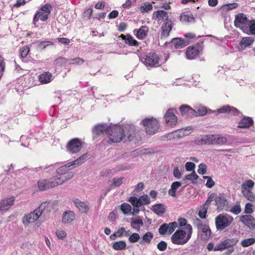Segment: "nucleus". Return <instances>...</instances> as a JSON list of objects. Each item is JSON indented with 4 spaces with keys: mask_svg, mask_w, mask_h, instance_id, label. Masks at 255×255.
I'll use <instances>...</instances> for the list:
<instances>
[{
    "mask_svg": "<svg viewBox=\"0 0 255 255\" xmlns=\"http://www.w3.org/2000/svg\"><path fill=\"white\" fill-rule=\"evenodd\" d=\"M135 128L133 125H126L124 127L116 126L110 128L109 130V143H119L131 141L135 139Z\"/></svg>",
    "mask_w": 255,
    "mask_h": 255,
    "instance_id": "1",
    "label": "nucleus"
},
{
    "mask_svg": "<svg viewBox=\"0 0 255 255\" xmlns=\"http://www.w3.org/2000/svg\"><path fill=\"white\" fill-rule=\"evenodd\" d=\"M153 15L159 22L165 21L161 26V38L167 37L172 27V22L168 19V13L162 10H159L153 12Z\"/></svg>",
    "mask_w": 255,
    "mask_h": 255,
    "instance_id": "2",
    "label": "nucleus"
},
{
    "mask_svg": "<svg viewBox=\"0 0 255 255\" xmlns=\"http://www.w3.org/2000/svg\"><path fill=\"white\" fill-rule=\"evenodd\" d=\"M184 229L187 231V236L186 237V232L185 231L182 230H177L171 238V240L173 244L183 245L187 243L191 237L192 228L190 224H188Z\"/></svg>",
    "mask_w": 255,
    "mask_h": 255,
    "instance_id": "3",
    "label": "nucleus"
},
{
    "mask_svg": "<svg viewBox=\"0 0 255 255\" xmlns=\"http://www.w3.org/2000/svg\"><path fill=\"white\" fill-rule=\"evenodd\" d=\"M48 204L49 203L47 202H43L33 212L25 215L22 219L23 224L25 226H27L30 223L36 221L42 215V212L48 206Z\"/></svg>",
    "mask_w": 255,
    "mask_h": 255,
    "instance_id": "4",
    "label": "nucleus"
},
{
    "mask_svg": "<svg viewBox=\"0 0 255 255\" xmlns=\"http://www.w3.org/2000/svg\"><path fill=\"white\" fill-rule=\"evenodd\" d=\"M147 134L152 135L157 132L160 127L159 121L155 118H145L141 122Z\"/></svg>",
    "mask_w": 255,
    "mask_h": 255,
    "instance_id": "5",
    "label": "nucleus"
},
{
    "mask_svg": "<svg viewBox=\"0 0 255 255\" xmlns=\"http://www.w3.org/2000/svg\"><path fill=\"white\" fill-rule=\"evenodd\" d=\"M216 226L218 231L223 230L229 227L233 221V218L229 215L220 214L216 218Z\"/></svg>",
    "mask_w": 255,
    "mask_h": 255,
    "instance_id": "6",
    "label": "nucleus"
},
{
    "mask_svg": "<svg viewBox=\"0 0 255 255\" xmlns=\"http://www.w3.org/2000/svg\"><path fill=\"white\" fill-rule=\"evenodd\" d=\"M82 147V142L78 138H74L69 141L66 146V148L70 154H74L79 152Z\"/></svg>",
    "mask_w": 255,
    "mask_h": 255,
    "instance_id": "7",
    "label": "nucleus"
},
{
    "mask_svg": "<svg viewBox=\"0 0 255 255\" xmlns=\"http://www.w3.org/2000/svg\"><path fill=\"white\" fill-rule=\"evenodd\" d=\"M248 18L246 14L244 13H239L235 15L234 21L235 26L241 29L244 32H248Z\"/></svg>",
    "mask_w": 255,
    "mask_h": 255,
    "instance_id": "8",
    "label": "nucleus"
},
{
    "mask_svg": "<svg viewBox=\"0 0 255 255\" xmlns=\"http://www.w3.org/2000/svg\"><path fill=\"white\" fill-rule=\"evenodd\" d=\"M194 224L197 227L199 230L201 231V239L202 240H208L211 235V230L209 227L206 225L202 224L199 219H196Z\"/></svg>",
    "mask_w": 255,
    "mask_h": 255,
    "instance_id": "9",
    "label": "nucleus"
},
{
    "mask_svg": "<svg viewBox=\"0 0 255 255\" xmlns=\"http://www.w3.org/2000/svg\"><path fill=\"white\" fill-rule=\"evenodd\" d=\"M176 111L175 109L172 108L168 109L165 113L164 119L167 126L173 127L177 124V118L175 115Z\"/></svg>",
    "mask_w": 255,
    "mask_h": 255,
    "instance_id": "10",
    "label": "nucleus"
},
{
    "mask_svg": "<svg viewBox=\"0 0 255 255\" xmlns=\"http://www.w3.org/2000/svg\"><path fill=\"white\" fill-rule=\"evenodd\" d=\"M203 49V43H198L195 46L188 47L186 50V56L188 59H193L198 55Z\"/></svg>",
    "mask_w": 255,
    "mask_h": 255,
    "instance_id": "11",
    "label": "nucleus"
},
{
    "mask_svg": "<svg viewBox=\"0 0 255 255\" xmlns=\"http://www.w3.org/2000/svg\"><path fill=\"white\" fill-rule=\"evenodd\" d=\"M239 240L237 238L232 239H226L218 245L216 246L214 248L215 251H222L226 249L234 248V246L238 242Z\"/></svg>",
    "mask_w": 255,
    "mask_h": 255,
    "instance_id": "12",
    "label": "nucleus"
},
{
    "mask_svg": "<svg viewBox=\"0 0 255 255\" xmlns=\"http://www.w3.org/2000/svg\"><path fill=\"white\" fill-rule=\"evenodd\" d=\"M55 180L56 179H53V178L49 180L39 179L37 183L38 190L42 191L56 187V184L55 183Z\"/></svg>",
    "mask_w": 255,
    "mask_h": 255,
    "instance_id": "13",
    "label": "nucleus"
},
{
    "mask_svg": "<svg viewBox=\"0 0 255 255\" xmlns=\"http://www.w3.org/2000/svg\"><path fill=\"white\" fill-rule=\"evenodd\" d=\"M83 163V162L82 160H73L58 168L56 172L59 175L64 174L68 170H71L77 166H79Z\"/></svg>",
    "mask_w": 255,
    "mask_h": 255,
    "instance_id": "14",
    "label": "nucleus"
},
{
    "mask_svg": "<svg viewBox=\"0 0 255 255\" xmlns=\"http://www.w3.org/2000/svg\"><path fill=\"white\" fill-rule=\"evenodd\" d=\"M254 185V182L251 180H248L242 185V192L244 196L249 200H252L253 197L251 192Z\"/></svg>",
    "mask_w": 255,
    "mask_h": 255,
    "instance_id": "15",
    "label": "nucleus"
},
{
    "mask_svg": "<svg viewBox=\"0 0 255 255\" xmlns=\"http://www.w3.org/2000/svg\"><path fill=\"white\" fill-rule=\"evenodd\" d=\"M216 113V115L221 113H228L230 114H233L234 115H238L239 114V111L235 108L231 107L229 105L224 106L217 110H209V114Z\"/></svg>",
    "mask_w": 255,
    "mask_h": 255,
    "instance_id": "16",
    "label": "nucleus"
},
{
    "mask_svg": "<svg viewBox=\"0 0 255 255\" xmlns=\"http://www.w3.org/2000/svg\"><path fill=\"white\" fill-rule=\"evenodd\" d=\"M232 153L229 150H213L210 152V158H230Z\"/></svg>",
    "mask_w": 255,
    "mask_h": 255,
    "instance_id": "17",
    "label": "nucleus"
},
{
    "mask_svg": "<svg viewBox=\"0 0 255 255\" xmlns=\"http://www.w3.org/2000/svg\"><path fill=\"white\" fill-rule=\"evenodd\" d=\"M110 128L109 126L106 124H99L96 125L92 130L94 137L96 138L106 131H108L109 133Z\"/></svg>",
    "mask_w": 255,
    "mask_h": 255,
    "instance_id": "18",
    "label": "nucleus"
},
{
    "mask_svg": "<svg viewBox=\"0 0 255 255\" xmlns=\"http://www.w3.org/2000/svg\"><path fill=\"white\" fill-rule=\"evenodd\" d=\"M15 198L13 196L2 199L0 202V212L7 211L13 204Z\"/></svg>",
    "mask_w": 255,
    "mask_h": 255,
    "instance_id": "19",
    "label": "nucleus"
},
{
    "mask_svg": "<svg viewBox=\"0 0 255 255\" xmlns=\"http://www.w3.org/2000/svg\"><path fill=\"white\" fill-rule=\"evenodd\" d=\"M159 57L155 53H149L145 58L144 64L146 66H156L158 64Z\"/></svg>",
    "mask_w": 255,
    "mask_h": 255,
    "instance_id": "20",
    "label": "nucleus"
},
{
    "mask_svg": "<svg viewBox=\"0 0 255 255\" xmlns=\"http://www.w3.org/2000/svg\"><path fill=\"white\" fill-rule=\"evenodd\" d=\"M240 221L251 229L255 228V219L250 215L240 216Z\"/></svg>",
    "mask_w": 255,
    "mask_h": 255,
    "instance_id": "21",
    "label": "nucleus"
},
{
    "mask_svg": "<svg viewBox=\"0 0 255 255\" xmlns=\"http://www.w3.org/2000/svg\"><path fill=\"white\" fill-rule=\"evenodd\" d=\"M216 137L217 134L205 135L201 137L200 141L196 140L195 141L201 144H216Z\"/></svg>",
    "mask_w": 255,
    "mask_h": 255,
    "instance_id": "22",
    "label": "nucleus"
},
{
    "mask_svg": "<svg viewBox=\"0 0 255 255\" xmlns=\"http://www.w3.org/2000/svg\"><path fill=\"white\" fill-rule=\"evenodd\" d=\"M189 43L188 40L182 39L179 38H173L170 44L174 46L175 49L182 48Z\"/></svg>",
    "mask_w": 255,
    "mask_h": 255,
    "instance_id": "23",
    "label": "nucleus"
},
{
    "mask_svg": "<svg viewBox=\"0 0 255 255\" xmlns=\"http://www.w3.org/2000/svg\"><path fill=\"white\" fill-rule=\"evenodd\" d=\"M148 31V28L146 26H142L139 29H135L133 30V33L135 36L139 39H144Z\"/></svg>",
    "mask_w": 255,
    "mask_h": 255,
    "instance_id": "24",
    "label": "nucleus"
},
{
    "mask_svg": "<svg viewBox=\"0 0 255 255\" xmlns=\"http://www.w3.org/2000/svg\"><path fill=\"white\" fill-rule=\"evenodd\" d=\"M254 38L252 37H243L239 43V49L243 50L250 47L254 42Z\"/></svg>",
    "mask_w": 255,
    "mask_h": 255,
    "instance_id": "25",
    "label": "nucleus"
},
{
    "mask_svg": "<svg viewBox=\"0 0 255 255\" xmlns=\"http://www.w3.org/2000/svg\"><path fill=\"white\" fill-rule=\"evenodd\" d=\"M38 79L41 84H45L51 82L53 79V77L51 73L44 72L39 76Z\"/></svg>",
    "mask_w": 255,
    "mask_h": 255,
    "instance_id": "26",
    "label": "nucleus"
},
{
    "mask_svg": "<svg viewBox=\"0 0 255 255\" xmlns=\"http://www.w3.org/2000/svg\"><path fill=\"white\" fill-rule=\"evenodd\" d=\"M193 110L195 113L194 114V116H203L207 113H209V110H207L206 107L200 104L196 105Z\"/></svg>",
    "mask_w": 255,
    "mask_h": 255,
    "instance_id": "27",
    "label": "nucleus"
},
{
    "mask_svg": "<svg viewBox=\"0 0 255 255\" xmlns=\"http://www.w3.org/2000/svg\"><path fill=\"white\" fill-rule=\"evenodd\" d=\"M179 109L182 115L186 117L194 116L195 113L193 108L186 105H182Z\"/></svg>",
    "mask_w": 255,
    "mask_h": 255,
    "instance_id": "28",
    "label": "nucleus"
},
{
    "mask_svg": "<svg viewBox=\"0 0 255 255\" xmlns=\"http://www.w3.org/2000/svg\"><path fill=\"white\" fill-rule=\"evenodd\" d=\"M73 202L75 204L79 211L82 213H86L89 210L88 206L84 202L80 201L78 199H75Z\"/></svg>",
    "mask_w": 255,
    "mask_h": 255,
    "instance_id": "29",
    "label": "nucleus"
},
{
    "mask_svg": "<svg viewBox=\"0 0 255 255\" xmlns=\"http://www.w3.org/2000/svg\"><path fill=\"white\" fill-rule=\"evenodd\" d=\"M48 16L49 15H48L47 14H45L44 12H42V11L41 10L37 11L34 16L33 23L35 26H37L36 25V22H37L39 20H40L42 21H45L48 18Z\"/></svg>",
    "mask_w": 255,
    "mask_h": 255,
    "instance_id": "30",
    "label": "nucleus"
},
{
    "mask_svg": "<svg viewBox=\"0 0 255 255\" xmlns=\"http://www.w3.org/2000/svg\"><path fill=\"white\" fill-rule=\"evenodd\" d=\"M253 124V120L249 117H245L239 123L238 127L239 128H248Z\"/></svg>",
    "mask_w": 255,
    "mask_h": 255,
    "instance_id": "31",
    "label": "nucleus"
},
{
    "mask_svg": "<svg viewBox=\"0 0 255 255\" xmlns=\"http://www.w3.org/2000/svg\"><path fill=\"white\" fill-rule=\"evenodd\" d=\"M215 202L218 209L221 210H222L228 204L227 201L223 196L216 197L215 198Z\"/></svg>",
    "mask_w": 255,
    "mask_h": 255,
    "instance_id": "32",
    "label": "nucleus"
},
{
    "mask_svg": "<svg viewBox=\"0 0 255 255\" xmlns=\"http://www.w3.org/2000/svg\"><path fill=\"white\" fill-rule=\"evenodd\" d=\"M75 218V215L73 212L71 211L65 212L63 218L62 222L64 224H68L71 222Z\"/></svg>",
    "mask_w": 255,
    "mask_h": 255,
    "instance_id": "33",
    "label": "nucleus"
},
{
    "mask_svg": "<svg viewBox=\"0 0 255 255\" xmlns=\"http://www.w3.org/2000/svg\"><path fill=\"white\" fill-rule=\"evenodd\" d=\"M153 3L156 4V7L163 8L165 10H168L171 8L170 6V2H166V0H156Z\"/></svg>",
    "mask_w": 255,
    "mask_h": 255,
    "instance_id": "34",
    "label": "nucleus"
},
{
    "mask_svg": "<svg viewBox=\"0 0 255 255\" xmlns=\"http://www.w3.org/2000/svg\"><path fill=\"white\" fill-rule=\"evenodd\" d=\"M131 226L136 230L139 231L140 226H143V223L142 220L139 218H132L131 219Z\"/></svg>",
    "mask_w": 255,
    "mask_h": 255,
    "instance_id": "35",
    "label": "nucleus"
},
{
    "mask_svg": "<svg viewBox=\"0 0 255 255\" xmlns=\"http://www.w3.org/2000/svg\"><path fill=\"white\" fill-rule=\"evenodd\" d=\"M153 238V234L151 232H148L142 237V240L139 242V244L143 245L144 243L149 244Z\"/></svg>",
    "mask_w": 255,
    "mask_h": 255,
    "instance_id": "36",
    "label": "nucleus"
},
{
    "mask_svg": "<svg viewBox=\"0 0 255 255\" xmlns=\"http://www.w3.org/2000/svg\"><path fill=\"white\" fill-rule=\"evenodd\" d=\"M180 20L181 22L186 23L193 21L194 18L191 14H182L180 16Z\"/></svg>",
    "mask_w": 255,
    "mask_h": 255,
    "instance_id": "37",
    "label": "nucleus"
},
{
    "mask_svg": "<svg viewBox=\"0 0 255 255\" xmlns=\"http://www.w3.org/2000/svg\"><path fill=\"white\" fill-rule=\"evenodd\" d=\"M125 43L131 46L138 45V42L130 34H127V39Z\"/></svg>",
    "mask_w": 255,
    "mask_h": 255,
    "instance_id": "38",
    "label": "nucleus"
},
{
    "mask_svg": "<svg viewBox=\"0 0 255 255\" xmlns=\"http://www.w3.org/2000/svg\"><path fill=\"white\" fill-rule=\"evenodd\" d=\"M152 9V5L149 2H145L139 7V10L142 12H147Z\"/></svg>",
    "mask_w": 255,
    "mask_h": 255,
    "instance_id": "39",
    "label": "nucleus"
},
{
    "mask_svg": "<svg viewBox=\"0 0 255 255\" xmlns=\"http://www.w3.org/2000/svg\"><path fill=\"white\" fill-rule=\"evenodd\" d=\"M126 243L125 241H121L114 243L113 248L115 250H122L126 248Z\"/></svg>",
    "mask_w": 255,
    "mask_h": 255,
    "instance_id": "40",
    "label": "nucleus"
},
{
    "mask_svg": "<svg viewBox=\"0 0 255 255\" xmlns=\"http://www.w3.org/2000/svg\"><path fill=\"white\" fill-rule=\"evenodd\" d=\"M153 211L156 214L159 215L164 213L165 209L163 205L157 204L152 207Z\"/></svg>",
    "mask_w": 255,
    "mask_h": 255,
    "instance_id": "41",
    "label": "nucleus"
},
{
    "mask_svg": "<svg viewBox=\"0 0 255 255\" xmlns=\"http://www.w3.org/2000/svg\"><path fill=\"white\" fill-rule=\"evenodd\" d=\"M248 32L255 35V19L249 21L248 23Z\"/></svg>",
    "mask_w": 255,
    "mask_h": 255,
    "instance_id": "42",
    "label": "nucleus"
},
{
    "mask_svg": "<svg viewBox=\"0 0 255 255\" xmlns=\"http://www.w3.org/2000/svg\"><path fill=\"white\" fill-rule=\"evenodd\" d=\"M150 151H148L146 149H143L142 150H136L133 151L132 153L131 154L132 155H133L132 157H135V155H139L140 158H146V157H144V155L145 154H147V153H150Z\"/></svg>",
    "mask_w": 255,
    "mask_h": 255,
    "instance_id": "43",
    "label": "nucleus"
},
{
    "mask_svg": "<svg viewBox=\"0 0 255 255\" xmlns=\"http://www.w3.org/2000/svg\"><path fill=\"white\" fill-rule=\"evenodd\" d=\"M230 136L228 135V137H226L225 136L220 135V134H217V137H216V144H223L226 143L227 142V138L228 137H230Z\"/></svg>",
    "mask_w": 255,
    "mask_h": 255,
    "instance_id": "44",
    "label": "nucleus"
},
{
    "mask_svg": "<svg viewBox=\"0 0 255 255\" xmlns=\"http://www.w3.org/2000/svg\"><path fill=\"white\" fill-rule=\"evenodd\" d=\"M59 177L56 176L53 178V179H56V180H55V183L56 184V186L60 184H62L65 181H67L64 174L59 175Z\"/></svg>",
    "mask_w": 255,
    "mask_h": 255,
    "instance_id": "45",
    "label": "nucleus"
},
{
    "mask_svg": "<svg viewBox=\"0 0 255 255\" xmlns=\"http://www.w3.org/2000/svg\"><path fill=\"white\" fill-rule=\"evenodd\" d=\"M84 62V60L80 57H77L74 59H70L69 61V64H73L76 65H81Z\"/></svg>",
    "mask_w": 255,
    "mask_h": 255,
    "instance_id": "46",
    "label": "nucleus"
},
{
    "mask_svg": "<svg viewBox=\"0 0 255 255\" xmlns=\"http://www.w3.org/2000/svg\"><path fill=\"white\" fill-rule=\"evenodd\" d=\"M128 201L134 207H139L141 206L139 199L134 196L130 197L128 199Z\"/></svg>",
    "mask_w": 255,
    "mask_h": 255,
    "instance_id": "47",
    "label": "nucleus"
},
{
    "mask_svg": "<svg viewBox=\"0 0 255 255\" xmlns=\"http://www.w3.org/2000/svg\"><path fill=\"white\" fill-rule=\"evenodd\" d=\"M238 6V4L237 3H232L225 4L222 6V9L224 11H228L232 9L236 8Z\"/></svg>",
    "mask_w": 255,
    "mask_h": 255,
    "instance_id": "48",
    "label": "nucleus"
},
{
    "mask_svg": "<svg viewBox=\"0 0 255 255\" xmlns=\"http://www.w3.org/2000/svg\"><path fill=\"white\" fill-rule=\"evenodd\" d=\"M255 243V239L254 238H249L244 240L241 242V245L243 247H247Z\"/></svg>",
    "mask_w": 255,
    "mask_h": 255,
    "instance_id": "49",
    "label": "nucleus"
},
{
    "mask_svg": "<svg viewBox=\"0 0 255 255\" xmlns=\"http://www.w3.org/2000/svg\"><path fill=\"white\" fill-rule=\"evenodd\" d=\"M52 9V7L51 5L49 3H46L44 5L41 7L40 10L42 11V12H44L45 14H47L48 15H49L51 13Z\"/></svg>",
    "mask_w": 255,
    "mask_h": 255,
    "instance_id": "50",
    "label": "nucleus"
},
{
    "mask_svg": "<svg viewBox=\"0 0 255 255\" xmlns=\"http://www.w3.org/2000/svg\"><path fill=\"white\" fill-rule=\"evenodd\" d=\"M139 199L141 205H147L150 203V198L146 194L141 196Z\"/></svg>",
    "mask_w": 255,
    "mask_h": 255,
    "instance_id": "51",
    "label": "nucleus"
},
{
    "mask_svg": "<svg viewBox=\"0 0 255 255\" xmlns=\"http://www.w3.org/2000/svg\"><path fill=\"white\" fill-rule=\"evenodd\" d=\"M121 209L124 214H127L131 211V207L130 205L128 203H123L121 205Z\"/></svg>",
    "mask_w": 255,
    "mask_h": 255,
    "instance_id": "52",
    "label": "nucleus"
},
{
    "mask_svg": "<svg viewBox=\"0 0 255 255\" xmlns=\"http://www.w3.org/2000/svg\"><path fill=\"white\" fill-rule=\"evenodd\" d=\"M140 236L137 233L132 234L128 238V241L131 243H134L138 241Z\"/></svg>",
    "mask_w": 255,
    "mask_h": 255,
    "instance_id": "53",
    "label": "nucleus"
},
{
    "mask_svg": "<svg viewBox=\"0 0 255 255\" xmlns=\"http://www.w3.org/2000/svg\"><path fill=\"white\" fill-rule=\"evenodd\" d=\"M168 226L167 224L164 223L162 224L159 228L158 232L160 235H165L168 231Z\"/></svg>",
    "mask_w": 255,
    "mask_h": 255,
    "instance_id": "54",
    "label": "nucleus"
},
{
    "mask_svg": "<svg viewBox=\"0 0 255 255\" xmlns=\"http://www.w3.org/2000/svg\"><path fill=\"white\" fill-rule=\"evenodd\" d=\"M198 178V176L196 174L194 170L193 171L192 173L190 174L186 175L185 177V179L192 180L194 183L195 180H197Z\"/></svg>",
    "mask_w": 255,
    "mask_h": 255,
    "instance_id": "55",
    "label": "nucleus"
},
{
    "mask_svg": "<svg viewBox=\"0 0 255 255\" xmlns=\"http://www.w3.org/2000/svg\"><path fill=\"white\" fill-rule=\"evenodd\" d=\"M93 9L92 8H88L84 11L83 13V17L86 20H88L90 18L92 14Z\"/></svg>",
    "mask_w": 255,
    "mask_h": 255,
    "instance_id": "56",
    "label": "nucleus"
},
{
    "mask_svg": "<svg viewBox=\"0 0 255 255\" xmlns=\"http://www.w3.org/2000/svg\"><path fill=\"white\" fill-rule=\"evenodd\" d=\"M53 45V43L50 41H44L41 42L38 46L39 49L43 50L49 45Z\"/></svg>",
    "mask_w": 255,
    "mask_h": 255,
    "instance_id": "57",
    "label": "nucleus"
},
{
    "mask_svg": "<svg viewBox=\"0 0 255 255\" xmlns=\"http://www.w3.org/2000/svg\"><path fill=\"white\" fill-rule=\"evenodd\" d=\"M174 135L175 138H180L185 136L184 132V129H179L174 131Z\"/></svg>",
    "mask_w": 255,
    "mask_h": 255,
    "instance_id": "58",
    "label": "nucleus"
},
{
    "mask_svg": "<svg viewBox=\"0 0 255 255\" xmlns=\"http://www.w3.org/2000/svg\"><path fill=\"white\" fill-rule=\"evenodd\" d=\"M168 232L169 234H172L175 229L177 227V223L176 222H173L168 224Z\"/></svg>",
    "mask_w": 255,
    "mask_h": 255,
    "instance_id": "59",
    "label": "nucleus"
},
{
    "mask_svg": "<svg viewBox=\"0 0 255 255\" xmlns=\"http://www.w3.org/2000/svg\"><path fill=\"white\" fill-rule=\"evenodd\" d=\"M125 232H126L125 228L124 227H122L120 229H119V230H118V231L115 233H114L113 235H111L110 238L114 240V239H115V238H113V236L121 237L123 236V235Z\"/></svg>",
    "mask_w": 255,
    "mask_h": 255,
    "instance_id": "60",
    "label": "nucleus"
},
{
    "mask_svg": "<svg viewBox=\"0 0 255 255\" xmlns=\"http://www.w3.org/2000/svg\"><path fill=\"white\" fill-rule=\"evenodd\" d=\"M230 212L235 215L239 214L241 212V208L240 205H235L231 208Z\"/></svg>",
    "mask_w": 255,
    "mask_h": 255,
    "instance_id": "61",
    "label": "nucleus"
},
{
    "mask_svg": "<svg viewBox=\"0 0 255 255\" xmlns=\"http://www.w3.org/2000/svg\"><path fill=\"white\" fill-rule=\"evenodd\" d=\"M69 59H66L64 57H60L57 59V61L58 63L63 65L64 66H67L69 65Z\"/></svg>",
    "mask_w": 255,
    "mask_h": 255,
    "instance_id": "62",
    "label": "nucleus"
},
{
    "mask_svg": "<svg viewBox=\"0 0 255 255\" xmlns=\"http://www.w3.org/2000/svg\"><path fill=\"white\" fill-rule=\"evenodd\" d=\"M207 166L205 164L201 163L199 165L198 172L200 174L203 175L206 173Z\"/></svg>",
    "mask_w": 255,
    "mask_h": 255,
    "instance_id": "63",
    "label": "nucleus"
},
{
    "mask_svg": "<svg viewBox=\"0 0 255 255\" xmlns=\"http://www.w3.org/2000/svg\"><path fill=\"white\" fill-rule=\"evenodd\" d=\"M157 249L160 251H164L167 248V244L164 241H161L157 246Z\"/></svg>",
    "mask_w": 255,
    "mask_h": 255,
    "instance_id": "64",
    "label": "nucleus"
}]
</instances>
